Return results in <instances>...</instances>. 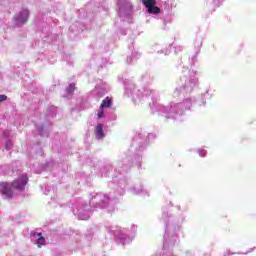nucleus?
<instances>
[{
  "instance_id": "6",
  "label": "nucleus",
  "mask_w": 256,
  "mask_h": 256,
  "mask_svg": "<svg viewBox=\"0 0 256 256\" xmlns=\"http://www.w3.org/2000/svg\"><path fill=\"white\" fill-rule=\"evenodd\" d=\"M109 233H114L117 241L119 243H121L122 245H125L127 243H131V238L127 237L126 234H123V232L121 231V229H119V227L117 226H111L108 229Z\"/></svg>"
},
{
  "instance_id": "25",
  "label": "nucleus",
  "mask_w": 256,
  "mask_h": 256,
  "mask_svg": "<svg viewBox=\"0 0 256 256\" xmlns=\"http://www.w3.org/2000/svg\"><path fill=\"white\" fill-rule=\"evenodd\" d=\"M128 63H131V61L128 60Z\"/></svg>"
},
{
  "instance_id": "11",
  "label": "nucleus",
  "mask_w": 256,
  "mask_h": 256,
  "mask_svg": "<svg viewBox=\"0 0 256 256\" xmlns=\"http://www.w3.org/2000/svg\"><path fill=\"white\" fill-rule=\"evenodd\" d=\"M179 241V238L177 235H172L171 238H169V235L164 236V247H175Z\"/></svg>"
},
{
  "instance_id": "1",
  "label": "nucleus",
  "mask_w": 256,
  "mask_h": 256,
  "mask_svg": "<svg viewBox=\"0 0 256 256\" xmlns=\"http://www.w3.org/2000/svg\"><path fill=\"white\" fill-rule=\"evenodd\" d=\"M192 105L193 102L189 98L180 103H171L168 108L157 103L153 104L154 107H159L160 111H163V113H167L168 119H178L183 115V111H185V109H191Z\"/></svg>"
},
{
  "instance_id": "24",
  "label": "nucleus",
  "mask_w": 256,
  "mask_h": 256,
  "mask_svg": "<svg viewBox=\"0 0 256 256\" xmlns=\"http://www.w3.org/2000/svg\"><path fill=\"white\" fill-rule=\"evenodd\" d=\"M179 51H181V47H178Z\"/></svg>"
},
{
  "instance_id": "14",
  "label": "nucleus",
  "mask_w": 256,
  "mask_h": 256,
  "mask_svg": "<svg viewBox=\"0 0 256 256\" xmlns=\"http://www.w3.org/2000/svg\"><path fill=\"white\" fill-rule=\"evenodd\" d=\"M111 105H113V102L111 101V99L109 98V97H106L103 101H102V103H101V105H100V109H105V108H109V107H111Z\"/></svg>"
},
{
  "instance_id": "8",
  "label": "nucleus",
  "mask_w": 256,
  "mask_h": 256,
  "mask_svg": "<svg viewBox=\"0 0 256 256\" xmlns=\"http://www.w3.org/2000/svg\"><path fill=\"white\" fill-rule=\"evenodd\" d=\"M76 215L78 219L81 221H87L89 217H91V214L89 212V205L85 204L82 205L76 212Z\"/></svg>"
},
{
  "instance_id": "4",
  "label": "nucleus",
  "mask_w": 256,
  "mask_h": 256,
  "mask_svg": "<svg viewBox=\"0 0 256 256\" xmlns=\"http://www.w3.org/2000/svg\"><path fill=\"white\" fill-rule=\"evenodd\" d=\"M119 6V17L123 19L124 21H129L131 19V15H133V4L130 0H119L118 1Z\"/></svg>"
},
{
  "instance_id": "18",
  "label": "nucleus",
  "mask_w": 256,
  "mask_h": 256,
  "mask_svg": "<svg viewBox=\"0 0 256 256\" xmlns=\"http://www.w3.org/2000/svg\"><path fill=\"white\" fill-rule=\"evenodd\" d=\"M4 101H7L6 95H0V103H3Z\"/></svg>"
},
{
  "instance_id": "16",
  "label": "nucleus",
  "mask_w": 256,
  "mask_h": 256,
  "mask_svg": "<svg viewBox=\"0 0 256 256\" xmlns=\"http://www.w3.org/2000/svg\"><path fill=\"white\" fill-rule=\"evenodd\" d=\"M104 115H105L104 108H100V111L98 112V119H103Z\"/></svg>"
},
{
  "instance_id": "22",
  "label": "nucleus",
  "mask_w": 256,
  "mask_h": 256,
  "mask_svg": "<svg viewBox=\"0 0 256 256\" xmlns=\"http://www.w3.org/2000/svg\"><path fill=\"white\" fill-rule=\"evenodd\" d=\"M251 251H253V249H251L250 251L246 252L245 255H247L248 253H251Z\"/></svg>"
},
{
  "instance_id": "20",
  "label": "nucleus",
  "mask_w": 256,
  "mask_h": 256,
  "mask_svg": "<svg viewBox=\"0 0 256 256\" xmlns=\"http://www.w3.org/2000/svg\"><path fill=\"white\" fill-rule=\"evenodd\" d=\"M160 53H164V55H169V49L161 50Z\"/></svg>"
},
{
  "instance_id": "15",
  "label": "nucleus",
  "mask_w": 256,
  "mask_h": 256,
  "mask_svg": "<svg viewBox=\"0 0 256 256\" xmlns=\"http://www.w3.org/2000/svg\"><path fill=\"white\" fill-rule=\"evenodd\" d=\"M73 91H75V84H70L67 88H66V93L68 95H73Z\"/></svg>"
},
{
  "instance_id": "21",
  "label": "nucleus",
  "mask_w": 256,
  "mask_h": 256,
  "mask_svg": "<svg viewBox=\"0 0 256 256\" xmlns=\"http://www.w3.org/2000/svg\"><path fill=\"white\" fill-rule=\"evenodd\" d=\"M40 135L43 137V127L38 128Z\"/></svg>"
},
{
  "instance_id": "23",
  "label": "nucleus",
  "mask_w": 256,
  "mask_h": 256,
  "mask_svg": "<svg viewBox=\"0 0 256 256\" xmlns=\"http://www.w3.org/2000/svg\"><path fill=\"white\" fill-rule=\"evenodd\" d=\"M167 231H169V227H168V226H166V232H167Z\"/></svg>"
},
{
  "instance_id": "3",
  "label": "nucleus",
  "mask_w": 256,
  "mask_h": 256,
  "mask_svg": "<svg viewBox=\"0 0 256 256\" xmlns=\"http://www.w3.org/2000/svg\"><path fill=\"white\" fill-rule=\"evenodd\" d=\"M28 181L29 178L27 175H22L17 180H14L12 184L1 182L0 193L6 197V199H11L13 197V189H16L17 191H23Z\"/></svg>"
},
{
  "instance_id": "5",
  "label": "nucleus",
  "mask_w": 256,
  "mask_h": 256,
  "mask_svg": "<svg viewBox=\"0 0 256 256\" xmlns=\"http://www.w3.org/2000/svg\"><path fill=\"white\" fill-rule=\"evenodd\" d=\"M90 205L98 209H105L109 207V196L103 193L92 194Z\"/></svg>"
},
{
  "instance_id": "9",
  "label": "nucleus",
  "mask_w": 256,
  "mask_h": 256,
  "mask_svg": "<svg viewBox=\"0 0 256 256\" xmlns=\"http://www.w3.org/2000/svg\"><path fill=\"white\" fill-rule=\"evenodd\" d=\"M29 20V10H22L18 16L15 18L17 25H25Z\"/></svg>"
},
{
  "instance_id": "12",
  "label": "nucleus",
  "mask_w": 256,
  "mask_h": 256,
  "mask_svg": "<svg viewBox=\"0 0 256 256\" xmlns=\"http://www.w3.org/2000/svg\"><path fill=\"white\" fill-rule=\"evenodd\" d=\"M30 237H31V241H33V243H36L38 247L45 245V237H42L41 233L32 232L30 234Z\"/></svg>"
},
{
  "instance_id": "13",
  "label": "nucleus",
  "mask_w": 256,
  "mask_h": 256,
  "mask_svg": "<svg viewBox=\"0 0 256 256\" xmlns=\"http://www.w3.org/2000/svg\"><path fill=\"white\" fill-rule=\"evenodd\" d=\"M95 134L97 139H103L105 133H103V124H98L95 129Z\"/></svg>"
},
{
  "instance_id": "2",
  "label": "nucleus",
  "mask_w": 256,
  "mask_h": 256,
  "mask_svg": "<svg viewBox=\"0 0 256 256\" xmlns=\"http://www.w3.org/2000/svg\"><path fill=\"white\" fill-rule=\"evenodd\" d=\"M181 86L176 88L174 91V97H179V95H187L193 93L194 89L199 84V79L197 78V72L190 70L188 76L181 77Z\"/></svg>"
},
{
  "instance_id": "17",
  "label": "nucleus",
  "mask_w": 256,
  "mask_h": 256,
  "mask_svg": "<svg viewBox=\"0 0 256 256\" xmlns=\"http://www.w3.org/2000/svg\"><path fill=\"white\" fill-rule=\"evenodd\" d=\"M11 147H13V142H11V140H8L5 144V149H7L9 151V149H11Z\"/></svg>"
},
{
  "instance_id": "10",
  "label": "nucleus",
  "mask_w": 256,
  "mask_h": 256,
  "mask_svg": "<svg viewBox=\"0 0 256 256\" xmlns=\"http://www.w3.org/2000/svg\"><path fill=\"white\" fill-rule=\"evenodd\" d=\"M126 91H130L132 93L134 103L143 99V93L141 91L135 89V85L131 84L129 87H126Z\"/></svg>"
},
{
  "instance_id": "19",
  "label": "nucleus",
  "mask_w": 256,
  "mask_h": 256,
  "mask_svg": "<svg viewBox=\"0 0 256 256\" xmlns=\"http://www.w3.org/2000/svg\"><path fill=\"white\" fill-rule=\"evenodd\" d=\"M200 157H205L207 155V152L205 150H199Z\"/></svg>"
},
{
  "instance_id": "7",
  "label": "nucleus",
  "mask_w": 256,
  "mask_h": 256,
  "mask_svg": "<svg viewBox=\"0 0 256 256\" xmlns=\"http://www.w3.org/2000/svg\"><path fill=\"white\" fill-rule=\"evenodd\" d=\"M142 3L148 9V13H152L153 15L161 13V9L155 6L157 5L155 0H142Z\"/></svg>"
}]
</instances>
